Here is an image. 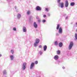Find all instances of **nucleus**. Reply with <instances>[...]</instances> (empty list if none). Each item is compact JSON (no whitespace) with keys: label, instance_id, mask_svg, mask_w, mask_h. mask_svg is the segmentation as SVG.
<instances>
[{"label":"nucleus","instance_id":"obj_1","mask_svg":"<svg viewBox=\"0 0 77 77\" xmlns=\"http://www.w3.org/2000/svg\"><path fill=\"white\" fill-rule=\"evenodd\" d=\"M26 65H27V63H23L22 64V69L24 70L26 69Z\"/></svg>","mask_w":77,"mask_h":77},{"label":"nucleus","instance_id":"obj_2","mask_svg":"<svg viewBox=\"0 0 77 77\" xmlns=\"http://www.w3.org/2000/svg\"><path fill=\"white\" fill-rule=\"evenodd\" d=\"M73 45H74V43H73V42H71L70 43V44L68 47V50H71L72 47V46H73Z\"/></svg>","mask_w":77,"mask_h":77},{"label":"nucleus","instance_id":"obj_3","mask_svg":"<svg viewBox=\"0 0 77 77\" xmlns=\"http://www.w3.org/2000/svg\"><path fill=\"white\" fill-rule=\"evenodd\" d=\"M64 4L63 2L59 3L58 6L61 8H63V5Z\"/></svg>","mask_w":77,"mask_h":77},{"label":"nucleus","instance_id":"obj_4","mask_svg":"<svg viewBox=\"0 0 77 77\" xmlns=\"http://www.w3.org/2000/svg\"><path fill=\"white\" fill-rule=\"evenodd\" d=\"M34 65L35 63H32L30 66V69H33Z\"/></svg>","mask_w":77,"mask_h":77},{"label":"nucleus","instance_id":"obj_5","mask_svg":"<svg viewBox=\"0 0 77 77\" xmlns=\"http://www.w3.org/2000/svg\"><path fill=\"white\" fill-rule=\"evenodd\" d=\"M21 17V14H18L17 16V18L18 20H20Z\"/></svg>","mask_w":77,"mask_h":77},{"label":"nucleus","instance_id":"obj_6","mask_svg":"<svg viewBox=\"0 0 77 77\" xmlns=\"http://www.w3.org/2000/svg\"><path fill=\"white\" fill-rule=\"evenodd\" d=\"M69 5V4L68 3V1L67 0L66 1L65 4V6L66 8L68 7Z\"/></svg>","mask_w":77,"mask_h":77},{"label":"nucleus","instance_id":"obj_7","mask_svg":"<svg viewBox=\"0 0 77 77\" xmlns=\"http://www.w3.org/2000/svg\"><path fill=\"white\" fill-rule=\"evenodd\" d=\"M58 33L60 34H62V29L61 27H60L59 28Z\"/></svg>","mask_w":77,"mask_h":77},{"label":"nucleus","instance_id":"obj_8","mask_svg":"<svg viewBox=\"0 0 77 77\" xmlns=\"http://www.w3.org/2000/svg\"><path fill=\"white\" fill-rule=\"evenodd\" d=\"M59 56L58 55H55L54 57V59H55V60H58L59 59Z\"/></svg>","mask_w":77,"mask_h":77},{"label":"nucleus","instance_id":"obj_9","mask_svg":"<svg viewBox=\"0 0 77 77\" xmlns=\"http://www.w3.org/2000/svg\"><path fill=\"white\" fill-rule=\"evenodd\" d=\"M23 32H27V29H26V27L25 26H23Z\"/></svg>","mask_w":77,"mask_h":77},{"label":"nucleus","instance_id":"obj_10","mask_svg":"<svg viewBox=\"0 0 77 77\" xmlns=\"http://www.w3.org/2000/svg\"><path fill=\"white\" fill-rule=\"evenodd\" d=\"M33 26L35 28H37L38 27V25L36 24V22H34V23Z\"/></svg>","mask_w":77,"mask_h":77},{"label":"nucleus","instance_id":"obj_11","mask_svg":"<svg viewBox=\"0 0 77 77\" xmlns=\"http://www.w3.org/2000/svg\"><path fill=\"white\" fill-rule=\"evenodd\" d=\"M10 57L11 60H14V55H11Z\"/></svg>","mask_w":77,"mask_h":77},{"label":"nucleus","instance_id":"obj_12","mask_svg":"<svg viewBox=\"0 0 77 77\" xmlns=\"http://www.w3.org/2000/svg\"><path fill=\"white\" fill-rule=\"evenodd\" d=\"M47 46L46 45H45L43 47V50L45 51L46 50H47Z\"/></svg>","mask_w":77,"mask_h":77},{"label":"nucleus","instance_id":"obj_13","mask_svg":"<svg viewBox=\"0 0 77 77\" xmlns=\"http://www.w3.org/2000/svg\"><path fill=\"white\" fill-rule=\"evenodd\" d=\"M36 10L37 11H41V8L39 6H38L36 7Z\"/></svg>","mask_w":77,"mask_h":77},{"label":"nucleus","instance_id":"obj_14","mask_svg":"<svg viewBox=\"0 0 77 77\" xmlns=\"http://www.w3.org/2000/svg\"><path fill=\"white\" fill-rule=\"evenodd\" d=\"M35 42L37 44H39V39L38 38H36L35 41Z\"/></svg>","mask_w":77,"mask_h":77},{"label":"nucleus","instance_id":"obj_15","mask_svg":"<svg viewBox=\"0 0 77 77\" xmlns=\"http://www.w3.org/2000/svg\"><path fill=\"white\" fill-rule=\"evenodd\" d=\"M38 43H36L35 42L34 44V46L35 47H36L38 46Z\"/></svg>","mask_w":77,"mask_h":77},{"label":"nucleus","instance_id":"obj_16","mask_svg":"<svg viewBox=\"0 0 77 77\" xmlns=\"http://www.w3.org/2000/svg\"><path fill=\"white\" fill-rule=\"evenodd\" d=\"M75 5V3H74V2H72L70 3V5H71L72 6H74Z\"/></svg>","mask_w":77,"mask_h":77},{"label":"nucleus","instance_id":"obj_17","mask_svg":"<svg viewBox=\"0 0 77 77\" xmlns=\"http://www.w3.org/2000/svg\"><path fill=\"white\" fill-rule=\"evenodd\" d=\"M59 46L60 47H62V43L61 42L59 43Z\"/></svg>","mask_w":77,"mask_h":77},{"label":"nucleus","instance_id":"obj_18","mask_svg":"<svg viewBox=\"0 0 77 77\" xmlns=\"http://www.w3.org/2000/svg\"><path fill=\"white\" fill-rule=\"evenodd\" d=\"M54 44L55 45H58V42L57 41H56L55 42Z\"/></svg>","mask_w":77,"mask_h":77},{"label":"nucleus","instance_id":"obj_19","mask_svg":"<svg viewBox=\"0 0 77 77\" xmlns=\"http://www.w3.org/2000/svg\"><path fill=\"white\" fill-rule=\"evenodd\" d=\"M30 11H28L26 13V14L27 15H30Z\"/></svg>","mask_w":77,"mask_h":77},{"label":"nucleus","instance_id":"obj_20","mask_svg":"<svg viewBox=\"0 0 77 77\" xmlns=\"http://www.w3.org/2000/svg\"><path fill=\"white\" fill-rule=\"evenodd\" d=\"M3 74H6V71L5 70L3 71Z\"/></svg>","mask_w":77,"mask_h":77},{"label":"nucleus","instance_id":"obj_21","mask_svg":"<svg viewBox=\"0 0 77 77\" xmlns=\"http://www.w3.org/2000/svg\"><path fill=\"white\" fill-rule=\"evenodd\" d=\"M60 51L59 50H58L57 51V54H60Z\"/></svg>","mask_w":77,"mask_h":77},{"label":"nucleus","instance_id":"obj_22","mask_svg":"<svg viewBox=\"0 0 77 77\" xmlns=\"http://www.w3.org/2000/svg\"><path fill=\"white\" fill-rule=\"evenodd\" d=\"M13 30L14 31H16V30H17V29H16V28L15 27H14L13 28Z\"/></svg>","mask_w":77,"mask_h":77},{"label":"nucleus","instance_id":"obj_23","mask_svg":"<svg viewBox=\"0 0 77 77\" xmlns=\"http://www.w3.org/2000/svg\"><path fill=\"white\" fill-rule=\"evenodd\" d=\"M75 37L76 39H77V34L75 33Z\"/></svg>","mask_w":77,"mask_h":77},{"label":"nucleus","instance_id":"obj_24","mask_svg":"<svg viewBox=\"0 0 77 77\" xmlns=\"http://www.w3.org/2000/svg\"><path fill=\"white\" fill-rule=\"evenodd\" d=\"M49 11V8H46L45 11H46V12H48Z\"/></svg>","mask_w":77,"mask_h":77},{"label":"nucleus","instance_id":"obj_25","mask_svg":"<svg viewBox=\"0 0 77 77\" xmlns=\"http://www.w3.org/2000/svg\"><path fill=\"white\" fill-rule=\"evenodd\" d=\"M60 25H57V30H58L59 29V26Z\"/></svg>","mask_w":77,"mask_h":77},{"label":"nucleus","instance_id":"obj_26","mask_svg":"<svg viewBox=\"0 0 77 77\" xmlns=\"http://www.w3.org/2000/svg\"><path fill=\"white\" fill-rule=\"evenodd\" d=\"M38 23H41V19H38Z\"/></svg>","mask_w":77,"mask_h":77},{"label":"nucleus","instance_id":"obj_27","mask_svg":"<svg viewBox=\"0 0 77 77\" xmlns=\"http://www.w3.org/2000/svg\"><path fill=\"white\" fill-rule=\"evenodd\" d=\"M11 53L13 54H14V50H11Z\"/></svg>","mask_w":77,"mask_h":77},{"label":"nucleus","instance_id":"obj_28","mask_svg":"<svg viewBox=\"0 0 77 77\" xmlns=\"http://www.w3.org/2000/svg\"><path fill=\"white\" fill-rule=\"evenodd\" d=\"M38 63V62L37 61H36L35 62V64L36 65H37V64Z\"/></svg>","mask_w":77,"mask_h":77},{"label":"nucleus","instance_id":"obj_29","mask_svg":"<svg viewBox=\"0 0 77 77\" xmlns=\"http://www.w3.org/2000/svg\"><path fill=\"white\" fill-rule=\"evenodd\" d=\"M47 15L48 17H50V14L49 13H48L47 14Z\"/></svg>","mask_w":77,"mask_h":77},{"label":"nucleus","instance_id":"obj_30","mask_svg":"<svg viewBox=\"0 0 77 77\" xmlns=\"http://www.w3.org/2000/svg\"><path fill=\"white\" fill-rule=\"evenodd\" d=\"M46 20H42L43 23H45Z\"/></svg>","mask_w":77,"mask_h":77},{"label":"nucleus","instance_id":"obj_31","mask_svg":"<svg viewBox=\"0 0 77 77\" xmlns=\"http://www.w3.org/2000/svg\"><path fill=\"white\" fill-rule=\"evenodd\" d=\"M39 53H40V55H41L42 54V51H40Z\"/></svg>","mask_w":77,"mask_h":77},{"label":"nucleus","instance_id":"obj_32","mask_svg":"<svg viewBox=\"0 0 77 77\" xmlns=\"http://www.w3.org/2000/svg\"><path fill=\"white\" fill-rule=\"evenodd\" d=\"M75 27H77V22L75 24Z\"/></svg>","mask_w":77,"mask_h":77},{"label":"nucleus","instance_id":"obj_33","mask_svg":"<svg viewBox=\"0 0 77 77\" xmlns=\"http://www.w3.org/2000/svg\"><path fill=\"white\" fill-rule=\"evenodd\" d=\"M57 2L59 3L60 2V0H58Z\"/></svg>","mask_w":77,"mask_h":77},{"label":"nucleus","instance_id":"obj_34","mask_svg":"<svg viewBox=\"0 0 77 77\" xmlns=\"http://www.w3.org/2000/svg\"><path fill=\"white\" fill-rule=\"evenodd\" d=\"M43 17H44V18H45V17H46V15H43Z\"/></svg>","mask_w":77,"mask_h":77},{"label":"nucleus","instance_id":"obj_35","mask_svg":"<svg viewBox=\"0 0 77 77\" xmlns=\"http://www.w3.org/2000/svg\"><path fill=\"white\" fill-rule=\"evenodd\" d=\"M39 48H42V45H40L39 46Z\"/></svg>","mask_w":77,"mask_h":77},{"label":"nucleus","instance_id":"obj_36","mask_svg":"<svg viewBox=\"0 0 77 77\" xmlns=\"http://www.w3.org/2000/svg\"><path fill=\"white\" fill-rule=\"evenodd\" d=\"M67 18H68V16L66 17V20H67Z\"/></svg>","mask_w":77,"mask_h":77},{"label":"nucleus","instance_id":"obj_37","mask_svg":"<svg viewBox=\"0 0 77 77\" xmlns=\"http://www.w3.org/2000/svg\"><path fill=\"white\" fill-rule=\"evenodd\" d=\"M56 35L57 36H59V34L58 33H57Z\"/></svg>","mask_w":77,"mask_h":77},{"label":"nucleus","instance_id":"obj_38","mask_svg":"<svg viewBox=\"0 0 77 77\" xmlns=\"http://www.w3.org/2000/svg\"><path fill=\"white\" fill-rule=\"evenodd\" d=\"M36 19H39V17H36Z\"/></svg>","mask_w":77,"mask_h":77},{"label":"nucleus","instance_id":"obj_39","mask_svg":"<svg viewBox=\"0 0 77 77\" xmlns=\"http://www.w3.org/2000/svg\"><path fill=\"white\" fill-rule=\"evenodd\" d=\"M14 8H15V9H17V6H15Z\"/></svg>","mask_w":77,"mask_h":77},{"label":"nucleus","instance_id":"obj_40","mask_svg":"<svg viewBox=\"0 0 77 77\" xmlns=\"http://www.w3.org/2000/svg\"><path fill=\"white\" fill-rule=\"evenodd\" d=\"M62 68H63V69H65V67H63Z\"/></svg>","mask_w":77,"mask_h":77},{"label":"nucleus","instance_id":"obj_41","mask_svg":"<svg viewBox=\"0 0 77 77\" xmlns=\"http://www.w3.org/2000/svg\"><path fill=\"white\" fill-rule=\"evenodd\" d=\"M2 56V54H0V57H1Z\"/></svg>","mask_w":77,"mask_h":77},{"label":"nucleus","instance_id":"obj_42","mask_svg":"<svg viewBox=\"0 0 77 77\" xmlns=\"http://www.w3.org/2000/svg\"><path fill=\"white\" fill-rule=\"evenodd\" d=\"M16 11L17 12H18V10H16Z\"/></svg>","mask_w":77,"mask_h":77},{"label":"nucleus","instance_id":"obj_43","mask_svg":"<svg viewBox=\"0 0 77 77\" xmlns=\"http://www.w3.org/2000/svg\"><path fill=\"white\" fill-rule=\"evenodd\" d=\"M76 32H77V29L76 30Z\"/></svg>","mask_w":77,"mask_h":77},{"label":"nucleus","instance_id":"obj_44","mask_svg":"<svg viewBox=\"0 0 77 77\" xmlns=\"http://www.w3.org/2000/svg\"><path fill=\"white\" fill-rule=\"evenodd\" d=\"M72 1H74V0H72Z\"/></svg>","mask_w":77,"mask_h":77},{"label":"nucleus","instance_id":"obj_45","mask_svg":"<svg viewBox=\"0 0 77 77\" xmlns=\"http://www.w3.org/2000/svg\"><path fill=\"white\" fill-rule=\"evenodd\" d=\"M57 63H58V61L57 62Z\"/></svg>","mask_w":77,"mask_h":77},{"label":"nucleus","instance_id":"obj_46","mask_svg":"<svg viewBox=\"0 0 77 77\" xmlns=\"http://www.w3.org/2000/svg\"><path fill=\"white\" fill-rule=\"evenodd\" d=\"M7 1H8V0H7Z\"/></svg>","mask_w":77,"mask_h":77}]
</instances>
